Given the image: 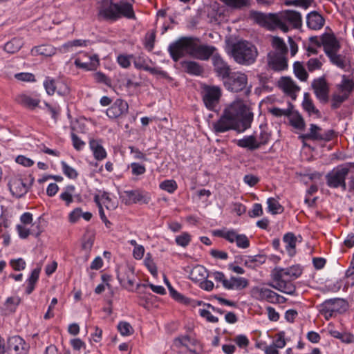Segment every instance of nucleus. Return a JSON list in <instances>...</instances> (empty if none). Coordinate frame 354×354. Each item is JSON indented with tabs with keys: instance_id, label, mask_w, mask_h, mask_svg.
<instances>
[{
	"instance_id": "obj_1",
	"label": "nucleus",
	"mask_w": 354,
	"mask_h": 354,
	"mask_svg": "<svg viewBox=\"0 0 354 354\" xmlns=\"http://www.w3.org/2000/svg\"><path fill=\"white\" fill-rule=\"evenodd\" d=\"M257 19L261 24L278 28L285 32L292 28H299L302 24L301 14L292 10H286L268 15L259 13Z\"/></svg>"
},
{
	"instance_id": "obj_2",
	"label": "nucleus",
	"mask_w": 354,
	"mask_h": 354,
	"mask_svg": "<svg viewBox=\"0 0 354 354\" xmlns=\"http://www.w3.org/2000/svg\"><path fill=\"white\" fill-rule=\"evenodd\" d=\"M97 9L98 17L104 21L114 22L122 17L136 20L133 5L127 1L115 3L113 0H101Z\"/></svg>"
},
{
	"instance_id": "obj_3",
	"label": "nucleus",
	"mask_w": 354,
	"mask_h": 354,
	"mask_svg": "<svg viewBox=\"0 0 354 354\" xmlns=\"http://www.w3.org/2000/svg\"><path fill=\"white\" fill-rule=\"evenodd\" d=\"M231 54L237 64L250 66L256 62L258 50L257 47L251 42L241 40L233 44Z\"/></svg>"
},
{
	"instance_id": "obj_4",
	"label": "nucleus",
	"mask_w": 354,
	"mask_h": 354,
	"mask_svg": "<svg viewBox=\"0 0 354 354\" xmlns=\"http://www.w3.org/2000/svg\"><path fill=\"white\" fill-rule=\"evenodd\" d=\"M240 107H243L241 104H232L225 109L219 119L213 124V128L216 133H224L231 129L240 131L239 125L238 112Z\"/></svg>"
},
{
	"instance_id": "obj_5",
	"label": "nucleus",
	"mask_w": 354,
	"mask_h": 354,
	"mask_svg": "<svg viewBox=\"0 0 354 354\" xmlns=\"http://www.w3.org/2000/svg\"><path fill=\"white\" fill-rule=\"evenodd\" d=\"M195 40V37H181L171 43L168 47V52L172 59L178 62L187 54L191 56Z\"/></svg>"
},
{
	"instance_id": "obj_6",
	"label": "nucleus",
	"mask_w": 354,
	"mask_h": 354,
	"mask_svg": "<svg viewBox=\"0 0 354 354\" xmlns=\"http://www.w3.org/2000/svg\"><path fill=\"white\" fill-rule=\"evenodd\" d=\"M221 95V89L218 86L207 84L202 86V99L205 106L209 110H215L219 104Z\"/></svg>"
},
{
	"instance_id": "obj_7",
	"label": "nucleus",
	"mask_w": 354,
	"mask_h": 354,
	"mask_svg": "<svg viewBox=\"0 0 354 354\" xmlns=\"http://www.w3.org/2000/svg\"><path fill=\"white\" fill-rule=\"evenodd\" d=\"M227 90L238 93L243 91L248 85V76L241 71L231 72L223 80Z\"/></svg>"
},
{
	"instance_id": "obj_8",
	"label": "nucleus",
	"mask_w": 354,
	"mask_h": 354,
	"mask_svg": "<svg viewBox=\"0 0 354 354\" xmlns=\"http://www.w3.org/2000/svg\"><path fill=\"white\" fill-rule=\"evenodd\" d=\"M349 168L345 166H339L329 172L326 176L327 185L332 188L342 187L346 190V177L348 174Z\"/></svg>"
},
{
	"instance_id": "obj_9",
	"label": "nucleus",
	"mask_w": 354,
	"mask_h": 354,
	"mask_svg": "<svg viewBox=\"0 0 354 354\" xmlns=\"http://www.w3.org/2000/svg\"><path fill=\"white\" fill-rule=\"evenodd\" d=\"M346 301L340 298L327 299L320 305V312L326 319L331 317L334 313H342L346 310Z\"/></svg>"
},
{
	"instance_id": "obj_10",
	"label": "nucleus",
	"mask_w": 354,
	"mask_h": 354,
	"mask_svg": "<svg viewBox=\"0 0 354 354\" xmlns=\"http://www.w3.org/2000/svg\"><path fill=\"white\" fill-rule=\"evenodd\" d=\"M33 182L34 178H32L30 184L27 185L20 176H12L8 181L9 189L13 196L21 198L28 192Z\"/></svg>"
},
{
	"instance_id": "obj_11",
	"label": "nucleus",
	"mask_w": 354,
	"mask_h": 354,
	"mask_svg": "<svg viewBox=\"0 0 354 354\" xmlns=\"http://www.w3.org/2000/svg\"><path fill=\"white\" fill-rule=\"evenodd\" d=\"M195 39L191 57L200 60H208L210 57H213L214 55H216V48L214 46L200 44V39L198 37H195Z\"/></svg>"
},
{
	"instance_id": "obj_12",
	"label": "nucleus",
	"mask_w": 354,
	"mask_h": 354,
	"mask_svg": "<svg viewBox=\"0 0 354 354\" xmlns=\"http://www.w3.org/2000/svg\"><path fill=\"white\" fill-rule=\"evenodd\" d=\"M174 346L180 349V352L186 351L185 354H198L196 352L198 342L189 335H180L174 339Z\"/></svg>"
},
{
	"instance_id": "obj_13",
	"label": "nucleus",
	"mask_w": 354,
	"mask_h": 354,
	"mask_svg": "<svg viewBox=\"0 0 354 354\" xmlns=\"http://www.w3.org/2000/svg\"><path fill=\"white\" fill-rule=\"evenodd\" d=\"M312 88L318 100L326 104L329 100V86L326 79L321 77L315 79L312 82Z\"/></svg>"
},
{
	"instance_id": "obj_14",
	"label": "nucleus",
	"mask_w": 354,
	"mask_h": 354,
	"mask_svg": "<svg viewBox=\"0 0 354 354\" xmlns=\"http://www.w3.org/2000/svg\"><path fill=\"white\" fill-rule=\"evenodd\" d=\"M272 279L275 283L272 287L280 292L287 295H293L296 291V287L291 279L284 277L281 274L272 272Z\"/></svg>"
},
{
	"instance_id": "obj_15",
	"label": "nucleus",
	"mask_w": 354,
	"mask_h": 354,
	"mask_svg": "<svg viewBox=\"0 0 354 354\" xmlns=\"http://www.w3.org/2000/svg\"><path fill=\"white\" fill-rule=\"evenodd\" d=\"M29 348V345L19 336L15 335L8 339V354H28Z\"/></svg>"
},
{
	"instance_id": "obj_16",
	"label": "nucleus",
	"mask_w": 354,
	"mask_h": 354,
	"mask_svg": "<svg viewBox=\"0 0 354 354\" xmlns=\"http://www.w3.org/2000/svg\"><path fill=\"white\" fill-rule=\"evenodd\" d=\"M134 268L129 266H120L117 269V279L126 288H132L135 282Z\"/></svg>"
},
{
	"instance_id": "obj_17",
	"label": "nucleus",
	"mask_w": 354,
	"mask_h": 354,
	"mask_svg": "<svg viewBox=\"0 0 354 354\" xmlns=\"http://www.w3.org/2000/svg\"><path fill=\"white\" fill-rule=\"evenodd\" d=\"M121 198L125 205L138 203L147 204L151 199L147 193L139 189L124 191Z\"/></svg>"
},
{
	"instance_id": "obj_18",
	"label": "nucleus",
	"mask_w": 354,
	"mask_h": 354,
	"mask_svg": "<svg viewBox=\"0 0 354 354\" xmlns=\"http://www.w3.org/2000/svg\"><path fill=\"white\" fill-rule=\"evenodd\" d=\"M129 111L128 103L122 99H117L106 110V115L111 119L124 116Z\"/></svg>"
},
{
	"instance_id": "obj_19",
	"label": "nucleus",
	"mask_w": 354,
	"mask_h": 354,
	"mask_svg": "<svg viewBox=\"0 0 354 354\" xmlns=\"http://www.w3.org/2000/svg\"><path fill=\"white\" fill-rule=\"evenodd\" d=\"M233 104H241L243 107H240L238 112L239 132L244 131L250 128L253 120V113L248 110L247 106L242 101L234 102Z\"/></svg>"
},
{
	"instance_id": "obj_20",
	"label": "nucleus",
	"mask_w": 354,
	"mask_h": 354,
	"mask_svg": "<svg viewBox=\"0 0 354 354\" xmlns=\"http://www.w3.org/2000/svg\"><path fill=\"white\" fill-rule=\"evenodd\" d=\"M212 59L214 72L223 80L231 73L230 66L217 53L214 55Z\"/></svg>"
},
{
	"instance_id": "obj_21",
	"label": "nucleus",
	"mask_w": 354,
	"mask_h": 354,
	"mask_svg": "<svg viewBox=\"0 0 354 354\" xmlns=\"http://www.w3.org/2000/svg\"><path fill=\"white\" fill-rule=\"evenodd\" d=\"M322 46L326 55L339 51L341 45L333 33H324L322 35Z\"/></svg>"
},
{
	"instance_id": "obj_22",
	"label": "nucleus",
	"mask_w": 354,
	"mask_h": 354,
	"mask_svg": "<svg viewBox=\"0 0 354 354\" xmlns=\"http://www.w3.org/2000/svg\"><path fill=\"white\" fill-rule=\"evenodd\" d=\"M268 63L274 71H283L288 66L286 55L268 53Z\"/></svg>"
},
{
	"instance_id": "obj_23",
	"label": "nucleus",
	"mask_w": 354,
	"mask_h": 354,
	"mask_svg": "<svg viewBox=\"0 0 354 354\" xmlns=\"http://www.w3.org/2000/svg\"><path fill=\"white\" fill-rule=\"evenodd\" d=\"M87 57V55H84ZM88 61L83 62L81 58H77L75 59L74 64L77 68H82L84 71H95L97 69L100 64L98 56L93 55L92 56H88Z\"/></svg>"
},
{
	"instance_id": "obj_24",
	"label": "nucleus",
	"mask_w": 354,
	"mask_h": 354,
	"mask_svg": "<svg viewBox=\"0 0 354 354\" xmlns=\"http://www.w3.org/2000/svg\"><path fill=\"white\" fill-rule=\"evenodd\" d=\"M325 19L317 12L313 11L310 12L306 17L307 26L312 30H319L324 25Z\"/></svg>"
},
{
	"instance_id": "obj_25",
	"label": "nucleus",
	"mask_w": 354,
	"mask_h": 354,
	"mask_svg": "<svg viewBox=\"0 0 354 354\" xmlns=\"http://www.w3.org/2000/svg\"><path fill=\"white\" fill-rule=\"evenodd\" d=\"M274 272L281 274L284 277L290 279H295L302 274V269L299 265L292 266L286 268H275Z\"/></svg>"
},
{
	"instance_id": "obj_26",
	"label": "nucleus",
	"mask_w": 354,
	"mask_h": 354,
	"mask_svg": "<svg viewBox=\"0 0 354 354\" xmlns=\"http://www.w3.org/2000/svg\"><path fill=\"white\" fill-rule=\"evenodd\" d=\"M15 100L20 105L30 109L37 107L40 102L39 99L32 98L31 96L25 93L18 94L16 95Z\"/></svg>"
},
{
	"instance_id": "obj_27",
	"label": "nucleus",
	"mask_w": 354,
	"mask_h": 354,
	"mask_svg": "<svg viewBox=\"0 0 354 354\" xmlns=\"http://www.w3.org/2000/svg\"><path fill=\"white\" fill-rule=\"evenodd\" d=\"M225 289L241 290L245 288L248 284V280L243 277H231L225 281Z\"/></svg>"
},
{
	"instance_id": "obj_28",
	"label": "nucleus",
	"mask_w": 354,
	"mask_h": 354,
	"mask_svg": "<svg viewBox=\"0 0 354 354\" xmlns=\"http://www.w3.org/2000/svg\"><path fill=\"white\" fill-rule=\"evenodd\" d=\"M89 147L92 151L94 158L97 160H102L106 157V152L102 147L101 141L91 139L89 141Z\"/></svg>"
},
{
	"instance_id": "obj_29",
	"label": "nucleus",
	"mask_w": 354,
	"mask_h": 354,
	"mask_svg": "<svg viewBox=\"0 0 354 354\" xmlns=\"http://www.w3.org/2000/svg\"><path fill=\"white\" fill-rule=\"evenodd\" d=\"M184 71L192 75H201L203 73V67L194 61H183L180 62Z\"/></svg>"
},
{
	"instance_id": "obj_30",
	"label": "nucleus",
	"mask_w": 354,
	"mask_h": 354,
	"mask_svg": "<svg viewBox=\"0 0 354 354\" xmlns=\"http://www.w3.org/2000/svg\"><path fill=\"white\" fill-rule=\"evenodd\" d=\"M338 53L339 51H336L335 53L328 55L327 57L329 58V60L332 64L346 71V68L349 65V61L345 55Z\"/></svg>"
},
{
	"instance_id": "obj_31",
	"label": "nucleus",
	"mask_w": 354,
	"mask_h": 354,
	"mask_svg": "<svg viewBox=\"0 0 354 354\" xmlns=\"http://www.w3.org/2000/svg\"><path fill=\"white\" fill-rule=\"evenodd\" d=\"M283 241L286 244V250L290 257H293L296 254V242L297 237L292 232H288L284 234Z\"/></svg>"
},
{
	"instance_id": "obj_32",
	"label": "nucleus",
	"mask_w": 354,
	"mask_h": 354,
	"mask_svg": "<svg viewBox=\"0 0 354 354\" xmlns=\"http://www.w3.org/2000/svg\"><path fill=\"white\" fill-rule=\"evenodd\" d=\"M279 84L283 91L291 97L299 91V87L290 77H283Z\"/></svg>"
},
{
	"instance_id": "obj_33",
	"label": "nucleus",
	"mask_w": 354,
	"mask_h": 354,
	"mask_svg": "<svg viewBox=\"0 0 354 354\" xmlns=\"http://www.w3.org/2000/svg\"><path fill=\"white\" fill-rule=\"evenodd\" d=\"M271 45L274 50L269 53L287 55L288 47L283 39L277 36L272 37L271 39Z\"/></svg>"
},
{
	"instance_id": "obj_34",
	"label": "nucleus",
	"mask_w": 354,
	"mask_h": 354,
	"mask_svg": "<svg viewBox=\"0 0 354 354\" xmlns=\"http://www.w3.org/2000/svg\"><path fill=\"white\" fill-rule=\"evenodd\" d=\"M288 117L289 118L290 124L291 126L299 130L304 129V120L298 111H293L292 108Z\"/></svg>"
},
{
	"instance_id": "obj_35",
	"label": "nucleus",
	"mask_w": 354,
	"mask_h": 354,
	"mask_svg": "<svg viewBox=\"0 0 354 354\" xmlns=\"http://www.w3.org/2000/svg\"><path fill=\"white\" fill-rule=\"evenodd\" d=\"M56 49L49 44L35 46L31 49V54L34 56L42 55L45 57H50L55 55Z\"/></svg>"
},
{
	"instance_id": "obj_36",
	"label": "nucleus",
	"mask_w": 354,
	"mask_h": 354,
	"mask_svg": "<svg viewBox=\"0 0 354 354\" xmlns=\"http://www.w3.org/2000/svg\"><path fill=\"white\" fill-rule=\"evenodd\" d=\"M237 145L242 148H246L250 151H254L259 148L257 144V138L254 136H245L243 138L237 141Z\"/></svg>"
},
{
	"instance_id": "obj_37",
	"label": "nucleus",
	"mask_w": 354,
	"mask_h": 354,
	"mask_svg": "<svg viewBox=\"0 0 354 354\" xmlns=\"http://www.w3.org/2000/svg\"><path fill=\"white\" fill-rule=\"evenodd\" d=\"M302 106L309 115L314 114L318 118L322 117L320 111L315 106L312 100L310 98L309 93H304Z\"/></svg>"
},
{
	"instance_id": "obj_38",
	"label": "nucleus",
	"mask_w": 354,
	"mask_h": 354,
	"mask_svg": "<svg viewBox=\"0 0 354 354\" xmlns=\"http://www.w3.org/2000/svg\"><path fill=\"white\" fill-rule=\"evenodd\" d=\"M41 272V266L37 268H35L28 279H27V286L26 288V292L28 295H30L32 292L35 289V285L39 279V273Z\"/></svg>"
},
{
	"instance_id": "obj_39",
	"label": "nucleus",
	"mask_w": 354,
	"mask_h": 354,
	"mask_svg": "<svg viewBox=\"0 0 354 354\" xmlns=\"http://www.w3.org/2000/svg\"><path fill=\"white\" fill-rule=\"evenodd\" d=\"M41 272V266L37 268H35L28 279H27V286L26 288V292L28 295H30L32 292L35 289V285L39 279V273Z\"/></svg>"
},
{
	"instance_id": "obj_40",
	"label": "nucleus",
	"mask_w": 354,
	"mask_h": 354,
	"mask_svg": "<svg viewBox=\"0 0 354 354\" xmlns=\"http://www.w3.org/2000/svg\"><path fill=\"white\" fill-rule=\"evenodd\" d=\"M212 234L217 237H221L229 241L230 243H235L239 234L234 230H216L212 231Z\"/></svg>"
},
{
	"instance_id": "obj_41",
	"label": "nucleus",
	"mask_w": 354,
	"mask_h": 354,
	"mask_svg": "<svg viewBox=\"0 0 354 354\" xmlns=\"http://www.w3.org/2000/svg\"><path fill=\"white\" fill-rule=\"evenodd\" d=\"M24 42L20 38H12L4 45V50L8 53L13 54L18 52L23 46Z\"/></svg>"
},
{
	"instance_id": "obj_42",
	"label": "nucleus",
	"mask_w": 354,
	"mask_h": 354,
	"mask_svg": "<svg viewBox=\"0 0 354 354\" xmlns=\"http://www.w3.org/2000/svg\"><path fill=\"white\" fill-rule=\"evenodd\" d=\"M328 333L332 337L340 339L344 343L351 344L354 342V335L351 333H341L333 328L329 329Z\"/></svg>"
},
{
	"instance_id": "obj_43",
	"label": "nucleus",
	"mask_w": 354,
	"mask_h": 354,
	"mask_svg": "<svg viewBox=\"0 0 354 354\" xmlns=\"http://www.w3.org/2000/svg\"><path fill=\"white\" fill-rule=\"evenodd\" d=\"M321 130L322 129L319 126L311 124L310 125L309 133L302 135L301 138L306 140H319V138H321Z\"/></svg>"
},
{
	"instance_id": "obj_44",
	"label": "nucleus",
	"mask_w": 354,
	"mask_h": 354,
	"mask_svg": "<svg viewBox=\"0 0 354 354\" xmlns=\"http://www.w3.org/2000/svg\"><path fill=\"white\" fill-rule=\"evenodd\" d=\"M265 293V300L270 303L280 304L286 300L283 297L278 295L277 292L269 288H266Z\"/></svg>"
},
{
	"instance_id": "obj_45",
	"label": "nucleus",
	"mask_w": 354,
	"mask_h": 354,
	"mask_svg": "<svg viewBox=\"0 0 354 354\" xmlns=\"http://www.w3.org/2000/svg\"><path fill=\"white\" fill-rule=\"evenodd\" d=\"M227 6L234 8L241 9L245 7H248L250 5V0H220Z\"/></svg>"
},
{
	"instance_id": "obj_46",
	"label": "nucleus",
	"mask_w": 354,
	"mask_h": 354,
	"mask_svg": "<svg viewBox=\"0 0 354 354\" xmlns=\"http://www.w3.org/2000/svg\"><path fill=\"white\" fill-rule=\"evenodd\" d=\"M87 44L86 40L82 39H75L73 41H69L64 44H63L60 48L59 50L62 53H67L69 51V49L73 46H86Z\"/></svg>"
},
{
	"instance_id": "obj_47",
	"label": "nucleus",
	"mask_w": 354,
	"mask_h": 354,
	"mask_svg": "<svg viewBox=\"0 0 354 354\" xmlns=\"http://www.w3.org/2000/svg\"><path fill=\"white\" fill-rule=\"evenodd\" d=\"M267 203L268 211L272 214L281 213L283 211L282 205L274 198H269L267 201Z\"/></svg>"
},
{
	"instance_id": "obj_48",
	"label": "nucleus",
	"mask_w": 354,
	"mask_h": 354,
	"mask_svg": "<svg viewBox=\"0 0 354 354\" xmlns=\"http://www.w3.org/2000/svg\"><path fill=\"white\" fill-rule=\"evenodd\" d=\"M339 88L344 93H348L349 96L354 89V81L353 80L347 79L345 75H343L342 81L341 84L339 86Z\"/></svg>"
},
{
	"instance_id": "obj_49",
	"label": "nucleus",
	"mask_w": 354,
	"mask_h": 354,
	"mask_svg": "<svg viewBox=\"0 0 354 354\" xmlns=\"http://www.w3.org/2000/svg\"><path fill=\"white\" fill-rule=\"evenodd\" d=\"M294 73L297 78H299L301 81H306L308 78V73L299 62H296L294 63Z\"/></svg>"
},
{
	"instance_id": "obj_50",
	"label": "nucleus",
	"mask_w": 354,
	"mask_h": 354,
	"mask_svg": "<svg viewBox=\"0 0 354 354\" xmlns=\"http://www.w3.org/2000/svg\"><path fill=\"white\" fill-rule=\"evenodd\" d=\"M348 98V93H343L342 95L334 94L331 99V108L332 109H338L341 104Z\"/></svg>"
},
{
	"instance_id": "obj_51",
	"label": "nucleus",
	"mask_w": 354,
	"mask_h": 354,
	"mask_svg": "<svg viewBox=\"0 0 354 354\" xmlns=\"http://www.w3.org/2000/svg\"><path fill=\"white\" fill-rule=\"evenodd\" d=\"M71 139L73 141V145L76 150L80 151L83 149L86 144L75 134V131L76 130V127L75 124L71 126Z\"/></svg>"
},
{
	"instance_id": "obj_52",
	"label": "nucleus",
	"mask_w": 354,
	"mask_h": 354,
	"mask_svg": "<svg viewBox=\"0 0 354 354\" xmlns=\"http://www.w3.org/2000/svg\"><path fill=\"white\" fill-rule=\"evenodd\" d=\"M57 84L58 83H56L54 79L49 77H47L44 82V86L49 95H52L55 93L58 87Z\"/></svg>"
},
{
	"instance_id": "obj_53",
	"label": "nucleus",
	"mask_w": 354,
	"mask_h": 354,
	"mask_svg": "<svg viewBox=\"0 0 354 354\" xmlns=\"http://www.w3.org/2000/svg\"><path fill=\"white\" fill-rule=\"evenodd\" d=\"M118 330L122 336H129L133 333L134 330L129 322H120L118 325Z\"/></svg>"
},
{
	"instance_id": "obj_54",
	"label": "nucleus",
	"mask_w": 354,
	"mask_h": 354,
	"mask_svg": "<svg viewBox=\"0 0 354 354\" xmlns=\"http://www.w3.org/2000/svg\"><path fill=\"white\" fill-rule=\"evenodd\" d=\"M147 286H149L153 290V292H156L157 294L164 295L166 292H165V289L164 288L163 286H156V285H153V284H151V283H150L149 285L138 283V284H137L136 290L138 291V292L140 294H141L142 292L141 289L142 288H145Z\"/></svg>"
},
{
	"instance_id": "obj_55",
	"label": "nucleus",
	"mask_w": 354,
	"mask_h": 354,
	"mask_svg": "<svg viewBox=\"0 0 354 354\" xmlns=\"http://www.w3.org/2000/svg\"><path fill=\"white\" fill-rule=\"evenodd\" d=\"M160 188L172 194L177 189L178 185L174 180H165L160 184Z\"/></svg>"
},
{
	"instance_id": "obj_56",
	"label": "nucleus",
	"mask_w": 354,
	"mask_h": 354,
	"mask_svg": "<svg viewBox=\"0 0 354 354\" xmlns=\"http://www.w3.org/2000/svg\"><path fill=\"white\" fill-rule=\"evenodd\" d=\"M62 171L68 178L71 179H76L78 176L77 171L71 166H69L66 162L62 161L61 162Z\"/></svg>"
},
{
	"instance_id": "obj_57",
	"label": "nucleus",
	"mask_w": 354,
	"mask_h": 354,
	"mask_svg": "<svg viewBox=\"0 0 354 354\" xmlns=\"http://www.w3.org/2000/svg\"><path fill=\"white\" fill-rule=\"evenodd\" d=\"M101 200L102 201V204H104V205L106 207L107 209L113 210L118 206L117 203L112 201V199L109 196V194L107 192H104L102 194Z\"/></svg>"
},
{
	"instance_id": "obj_58",
	"label": "nucleus",
	"mask_w": 354,
	"mask_h": 354,
	"mask_svg": "<svg viewBox=\"0 0 354 354\" xmlns=\"http://www.w3.org/2000/svg\"><path fill=\"white\" fill-rule=\"evenodd\" d=\"M169 291L171 295V296L177 301L188 304H189V299L187 297H185L178 292H177L170 284H169Z\"/></svg>"
},
{
	"instance_id": "obj_59",
	"label": "nucleus",
	"mask_w": 354,
	"mask_h": 354,
	"mask_svg": "<svg viewBox=\"0 0 354 354\" xmlns=\"http://www.w3.org/2000/svg\"><path fill=\"white\" fill-rule=\"evenodd\" d=\"M205 272L206 270L204 267L201 266H196L192 269L191 272L192 279L197 281L203 279L205 277Z\"/></svg>"
},
{
	"instance_id": "obj_60",
	"label": "nucleus",
	"mask_w": 354,
	"mask_h": 354,
	"mask_svg": "<svg viewBox=\"0 0 354 354\" xmlns=\"http://www.w3.org/2000/svg\"><path fill=\"white\" fill-rule=\"evenodd\" d=\"M129 167L131 168L133 176H141L146 172L145 166L138 162H131Z\"/></svg>"
},
{
	"instance_id": "obj_61",
	"label": "nucleus",
	"mask_w": 354,
	"mask_h": 354,
	"mask_svg": "<svg viewBox=\"0 0 354 354\" xmlns=\"http://www.w3.org/2000/svg\"><path fill=\"white\" fill-rule=\"evenodd\" d=\"M175 241L178 245L185 248L191 241V236L187 232H183L180 235L176 237Z\"/></svg>"
},
{
	"instance_id": "obj_62",
	"label": "nucleus",
	"mask_w": 354,
	"mask_h": 354,
	"mask_svg": "<svg viewBox=\"0 0 354 354\" xmlns=\"http://www.w3.org/2000/svg\"><path fill=\"white\" fill-rule=\"evenodd\" d=\"M9 263L12 269L15 271L24 270L26 266V263L22 258L11 259Z\"/></svg>"
},
{
	"instance_id": "obj_63",
	"label": "nucleus",
	"mask_w": 354,
	"mask_h": 354,
	"mask_svg": "<svg viewBox=\"0 0 354 354\" xmlns=\"http://www.w3.org/2000/svg\"><path fill=\"white\" fill-rule=\"evenodd\" d=\"M133 64L137 69H142L145 71H147V69L150 67L147 64V59L143 56L135 57Z\"/></svg>"
},
{
	"instance_id": "obj_64",
	"label": "nucleus",
	"mask_w": 354,
	"mask_h": 354,
	"mask_svg": "<svg viewBox=\"0 0 354 354\" xmlns=\"http://www.w3.org/2000/svg\"><path fill=\"white\" fill-rule=\"evenodd\" d=\"M94 240L95 237L93 234L85 235L82 244V249L88 252L93 245Z\"/></svg>"
}]
</instances>
